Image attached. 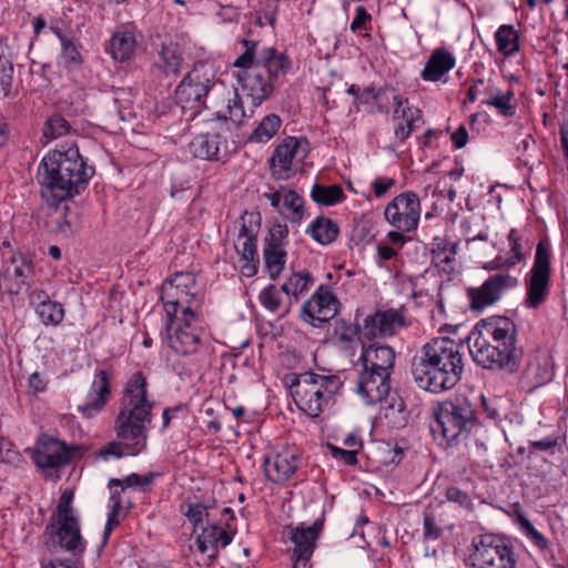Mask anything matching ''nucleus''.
<instances>
[{"label": "nucleus", "mask_w": 568, "mask_h": 568, "mask_svg": "<svg viewBox=\"0 0 568 568\" xmlns=\"http://www.w3.org/2000/svg\"><path fill=\"white\" fill-rule=\"evenodd\" d=\"M423 536L427 540H437L443 535V529L436 524L435 519L429 515H424Z\"/></svg>", "instance_id": "62"}, {"label": "nucleus", "mask_w": 568, "mask_h": 568, "mask_svg": "<svg viewBox=\"0 0 568 568\" xmlns=\"http://www.w3.org/2000/svg\"><path fill=\"white\" fill-rule=\"evenodd\" d=\"M517 284V277L508 273L490 275L480 286L467 290L470 310L484 311L497 303L506 291L516 287Z\"/></svg>", "instance_id": "17"}, {"label": "nucleus", "mask_w": 568, "mask_h": 568, "mask_svg": "<svg viewBox=\"0 0 568 568\" xmlns=\"http://www.w3.org/2000/svg\"><path fill=\"white\" fill-rule=\"evenodd\" d=\"M518 327L506 316H491L477 323L469 339L473 359L483 368L514 374L519 371L524 347Z\"/></svg>", "instance_id": "2"}, {"label": "nucleus", "mask_w": 568, "mask_h": 568, "mask_svg": "<svg viewBox=\"0 0 568 568\" xmlns=\"http://www.w3.org/2000/svg\"><path fill=\"white\" fill-rule=\"evenodd\" d=\"M253 112V110H250V113H247L239 94L234 93V97L227 101L226 113L216 112V118L240 125L245 119L252 118Z\"/></svg>", "instance_id": "47"}, {"label": "nucleus", "mask_w": 568, "mask_h": 568, "mask_svg": "<svg viewBox=\"0 0 568 568\" xmlns=\"http://www.w3.org/2000/svg\"><path fill=\"white\" fill-rule=\"evenodd\" d=\"M154 403L148 398V382L142 372H135L126 382L114 422L119 440L103 445L99 456L104 460L111 457L136 456L148 446V430L152 423Z\"/></svg>", "instance_id": "1"}, {"label": "nucleus", "mask_w": 568, "mask_h": 568, "mask_svg": "<svg viewBox=\"0 0 568 568\" xmlns=\"http://www.w3.org/2000/svg\"><path fill=\"white\" fill-rule=\"evenodd\" d=\"M223 144L220 134H199L190 143V152L199 159L206 161L221 160V146Z\"/></svg>", "instance_id": "33"}, {"label": "nucleus", "mask_w": 568, "mask_h": 568, "mask_svg": "<svg viewBox=\"0 0 568 568\" xmlns=\"http://www.w3.org/2000/svg\"><path fill=\"white\" fill-rule=\"evenodd\" d=\"M240 44L243 52L233 62L237 69V82L242 94L251 100L253 106H258L272 97L275 83L265 74L264 69L254 64L258 41L243 38Z\"/></svg>", "instance_id": "7"}, {"label": "nucleus", "mask_w": 568, "mask_h": 568, "mask_svg": "<svg viewBox=\"0 0 568 568\" xmlns=\"http://www.w3.org/2000/svg\"><path fill=\"white\" fill-rule=\"evenodd\" d=\"M419 122H422V111L419 109H414V112L410 113L409 118L396 126L395 136L399 142H405L409 135L418 129Z\"/></svg>", "instance_id": "54"}, {"label": "nucleus", "mask_w": 568, "mask_h": 568, "mask_svg": "<svg viewBox=\"0 0 568 568\" xmlns=\"http://www.w3.org/2000/svg\"><path fill=\"white\" fill-rule=\"evenodd\" d=\"M361 361L364 369L392 374L395 352L390 346L373 344L363 349Z\"/></svg>", "instance_id": "30"}, {"label": "nucleus", "mask_w": 568, "mask_h": 568, "mask_svg": "<svg viewBox=\"0 0 568 568\" xmlns=\"http://www.w3.org/2000/svg\"><path fill=\"white\" fill-rule=\"evenodd\" d=\"M80 49L81 44L74 39L71 41H63L60 59L68 70H78L83 64L84 59Z\"/></svg>", "instance_id": "49"}, {"label": "nucleus", "mask_w": 568, "mask_h": 568, "mask_svg": "<svg viewBox=\"0 0 568 568\" xmlns=\"http://www.w3.org/2000/svg\"><path fill=\"white\" fill-rule=\"evenodd\" d=\"M388 412L386 413V417L390 415L398 414L399 419L396 422L397 427H403L407 423L408 413L406 410V406L404 400L397 395L392 396V403L388 404Z\"/></svg>", "instance_id": "60"}, {"label": "nucleus", "mask_w": 568, "mask_h": 568, "mask_svg": "<svg viewBox=\"0 0 568 568\" xmlns=\"http://www.w3.org/2000/svg\"><path fill=\"white\" fill-rule=\"evenodd\" d=\"M227 528V524L226 528H223L216 520H213L200 528L197 534H192L195 536L196 549L201 554H207L210 562L216 559L220 548H225L231 544L234 532L229 531Z\"/></svg>", "instance_id": "25"}, {"label": "nucleus", "mask_w": 568, "mask_h": 568, "mask_svg": "<svg viewBox=\"0 0 568 568\" xmlns=\"http://www.w3.org/2000/svg\"><path fill=\"white\" fill-rule=\"evenodd\" d=\"M390 375L363 368L357 378V393L371 405L387 400L390 396Z\"/></svg>", "instance_id": "27"}, {"label": "nucleus", "mask_w": 568, "mask_h": 568, "mask_svg": "<svg viewBox=\"0 0 568 568\" xmlns=\"http://www.w3.org/2000/svg\"><path fill=\"white\" fill-rule=\"evenodd\" d=\"M434 436H440L449 445L466 439L479 425L478 410L464 394H455L438 403L434 408Z\"/></svg>", "instance_id": "5"}, {"label": "nucleus", "mask_w": 568, "mask_h": 568, "mask_svg": "<svg viewBox=\"0 0 568 568\" xmlns=\"http://www.w3.org/2000/svg\"><path fill=\"white\" fill-rule=\"evenodd\" d=\"M282 125L281 118L275 113L265 115L258 125L253 130L248 136V142L266 143L272 140L278 132Z\"/></svg>", "instance_id": "43"}, {"label": "nucleus", "mask_w": 568, "mask_h": 568, "mask_svg": "<svg viewBox=\"0 0 568 568\" xmlns=\"http://www.w3.org/2000/svg\"><path fill=\"white\" fill-rule=\"evenodd\" d=\"M306 232L317 243L327 245L336 240L339 227L332 219L318 216L308 225Z\"/></svg>", "instance_id": "40"}, {"label": "nucleus", "mask_w": 568, "mask_h": 568, "mask_svg": "<svg viewBox=\"0 0 568 568\" xmlns=\"http://www.w3.org/2000/svg\"><path fill=\"white\" fill-rule=\"evenodd\" d=\"M74 493L71 489H64L59 498L55 511L52 514L50 520H59L65 518H77L72 508Z\"/></svg>", "instance_id": "53"}, {"label": "nucleus", "mask_w": 568, "mask_h": 568, "mask_svg": "<svg viewBox=\"0 0 568 568\" xmlns=\"http://www.w3.org/2000/svg\"><path fill=\"white\" fill-rule=\"evenodd\" d=\"M394 94H399L396 89L390 87H382L376 90L373 95V102L379 113L388 114L390 111L389 103H393Z\"/></svg>", "instance_id": "55"}, {"label": "nucleus", "mask_w": 568, "mask_h": 568, "mask_svg": "<svg viewBox=\"0 0 568 568\" xmlns=\"http://www.w3.org/2000/svg\"><path fill=\"white\" fill-rule=\"evenodd\" d=\"M13 82L12 49L8 41L0 38V99L8 98Z\"/></svg>", "instance_id": "36"}, {"label": "nucleus", "mask_w": 568, "mask_h": 568, "mask_svg": "<svg viewBox=\"0 0 568 568\" xmlns=\"http://www.w3.org/2000/svg\"><path fill=\"white\" fill-rule=\"evenodd\" d=\"M408 325L407 310L402 305L398 308L376 311L373 315L366 316L363 331L367 337H390Z\"/></svg>", "instance_id": "18"}, {"label": "nucleus", "mask_w": 568, "mask_h": 568, "mask_svg": "<svg viewBox=\"0 0 568 568\" xmlns=\"http://www.w3.org/2000/svg\"><path fill=\"white\" fill-rule=\"evenodd\" d=\"M301 455L294 447H285L280 452L265 457L264 471L268 480L283 484L293 477L301 465Z\"/></svg>", "instance_id": "24"}, {"label": "nucleus", "mask_w": 568, "mask_h": 568, "mask_svg": "<svg viewBox=\"0 0 568 568\" xmlns=\"http://www.w3.org/2000/svg\"><path fill=\"white\" fill-rule=\"evenodd\" d=\"M359 326L345 320H337L334 324L332 338L343 349L353 348L358 342Z\"/></svg>", "instance_id": "42"}, {"label": "nucleus", "mask_w": 568, "mask_h": 568, "mask_svg": "<svg viewBox=\"0 0 568 568\" xmlns=\"http://www.w3.org/2000/svg\"><path fill=\"white\" fill-rule=\"evenodd\" d=\"M165 316L202 313L204 295L192 272H176L162 284L160 296Z\"/></svg>", "instance_id": "8"}, {"label": "nucleus", "mask_w": 568, "mask_h": 568, "mask_svg": "<svg viewBox=\"0 0 568 568\" xmlns=\"http://www.w3.org/2000/svg\"><path fill=\"white\" fill-rule=\"evenodd\" d=\"M36 313L44 325H59L64 318V308L59 302L41 303L36 306Z\"/></svg>", "instance_id": "48"}, {"label": "nucleus", "mask_w": 568, "mask_h": 568, "mask_svg": "<svg viewBox=\"0 0 568 568\" xmlns=\"http://www.w3.org/2000/svg\"><path fill=\"white\" fill-rule=\"evenodd\" d=\"M281 292L275 285L271 284L261 291L258 301L267 311L278 313L282 310Z\"/></svg>", "instance_id": "52"}, {"label": "nucleus", "mask_w": 568, "mask_h": 568, "mask_svg": "<svg viewBox=\"0 0 568 568\" xmlns=\"http://www.w3.org/2000/svg\"><path fill=\"white\" fill-rule=\"evenodd\" d=\"M393 106H394V113L393 118L406 120L409 118L410 113L414 112V109L410 108L409 101L407 98L403 97L402 94H394L393 97Z\"/></svg>", "instance_id": "61"}, {"label": "nucleus", "mask_w": 568, "mask_h": 568, "mask_svg": "<svg viewBox=\"0 0 568 568\" xmlns=\"http://www.w3.org/2000/svg\"><path fill=\"white\" fill-rule=\"evenodd\" d=\"M287 234H288V230H287L286 225L276 224L270 230L268 236L266 237L265 245L277 244L280 247H284L283 241L286 239Z\"/></svg>", "instance_id": "64"}, {"label": "nucleus", "mask_w": 568, "mask_h": 568, "mask_svg": "<svg viewBox=\"0 0 568 568\" xmlns=\"http://www.w3.org/2000/svg\"><path fill=\"white\" fill-rule=\"evenodd\" d=\"M70 131L69 122L60 114H53L50 116L43 126V135L47 139L60 138Z\"/></svg>", "instance_id": "51"}, {"label": "nucleus", "mask_w": 568, "mask_h": 568, "mask_svg": "<svg viewBox=\"0 0 568 568\" xmlns=\"http://www.w3.org/2000/svg\"><path fill=\"white\" fill-rule=\"evenodd\" d=\"M420 200L413 191L396 195L384 210L385 220L399 231H415L420 219Z\"/></svg>", "instance_id": "15"}, {"label": "nucleus", "mask_w": 568, "mask_h": 568, "mask_svg": "<svg viewBox=\"0 0 568 568\" xmlns=\"http://www.w3.org/2000/svg\"><path fill=\"white\" fill-rule=\"evenodd\" d=\"M82 454V446H69L58 438L42 435L31 453V459L39 469L45 471L67 465L73 459L80 458Z\"/></svg>", "instance_id": "14"}, {"label": "nucleus", "mask_w": 568, "mask_h": 568, "mask_svg": "<svg viewBox=\"0 0 568 568\" xmlns=\"http://www.w3.org/2000/svg\"><path fill=\"white\" fill-rule=\"evenodd\" d=\"M111 397L110 376L105 369L94 373V378L87 394V400L78 405V412L84 418H92L103 410Z\"/></svg>", "instance_id": "26"}, {"label": "nucleus", "mask_w": 568, "mask_h": 568, "mask_svg": "<svg viewBox=\"0 0 568 568\" xmlns=\"http://www.w3.org/2000/svg\"><path fill=\"white\" fill-rule=\"evenodd\" d=\"M159 475L160 474L152 473V471H150L148 474H144V475H139V474L132 473V474L128 475L123 479H118V478L110 479L109 486L110 487H112V486H120L122 488L139 487L143 491H145L146 488L150 487L153 484L154 479Z\"/></svg>", "instance_id": "50"}, {"label": "nucleus", "mask_w": 568, "mask_h": 568, "mask_svg": "<svg viewBox=\"0 0 568 568\" xmlns=\"http://www.w3.org/2000/svg\"><path fill=\"white\" fill-rule=\"evenodd\" d=\"M338 307V298L328 286L322 284L304 302L300 317L304 323L321 328L336 316Z\"/></svg>", "instance_id": "16"}, {"label": "nucleus", "mask_w": 568, "mask_h": 568, "mask_svg": "<svg viewBox=\"0 0 568 568\" xmlns=\"http://www.w3.org/2000/svg\"><path fill=\"white\" fill-rule=\"evenodd\" d=\"M32 274L33 266L29 258L22 255L13 256L2 274V280L12 282L8 290L10 293L18 294L24 285H29Z\"/></svg>", "instance_id": "32"}, {"label": "nucleus", "mask_w": 568, "mask_h": 568, "mask_svg": "<svg viewBox=\"0 0 568 568\" xmlns=\"http://www.w3.org/2000/svg\"><path fill=\"white\" fill-rule=\"evenodd\" d=\"M93 173L94 169L87 165L78 146L50 151L37 173L41 196L50 206H58L84 190Z\"/></svg>", "instance_id": "3"}, {"label": "nucleus", "mask_w": 568, "mask_h": 568, "mask_svg": "<svg viewBox=\"0 0 568 568\" xmlns=\"http://www.w3.org/2000/svg\"><path fill=\"white\" fill-rule=\"evenodd\" d=\"M372 16L367 12V10L358 6L355 9V17L351 23V30L356 32L357 30L364 29L367 30V26L371 23Z\"/></svg>", "instance_id": "63"}, {"label": "nucleus", "mask_w": 568, "mask_h": 568, "mask_svg": "<svg viewBox=\"0 0 568 568\" xmlns=\"http://www.w3.org/2000/svg\"><path fill=\"white\" fill-rule=\"evenodd\" d=\"M263 196L271 206L285 220L300 224L305 217V201L295 190L281 185L278 189L270 187Z\"/></svg>", "instance_id": "21"}, {"label": "nucleus", "mask_w": 568, "mask_h": 568, "mask_svg": "<svg viewBox=\"0 0 568 568\" xmlns=\"http://www.w3.org/2000/svg\"><path fill=\"white\" fill-rule=\"evenodd\" d=\"M445 497L448 501L457 504L465 509L473 508L471 497L467 491H464L456 486H449L445 491Z\"/></svg>", "instance_id": "58"}, {"label": "nucleus", "mask_w": 568, "mask_h": 568, "mask_svg": "<svg viewBox=\"0 0 568 568\" xmlns=\"http://www.w3.org/2000/svg\"><path fill=\"white\" fill-rule=\"evenodd\" d=\"M469 556L474 568H516L514 548L496 535H481Z\"/></svg>", "instance_id": "12"}, {"label": "nucleus", "mask_w": 568, "mask_h": 568, "mask_svg": "<svg viewBox=\"0 0 568 568\" xmlns=\"http://www.w3.org/2000/svg\"><path fill=\"white\" fill-rule=\"evenodd\" d=\"M323 527V517L316 519L310 527H305L304 524H300L296 527H290V540L294 544V568H300L301 564L305 566L311 559Z\"/></svg>", "instance_id": "23"}, {"label": "nucleus", "mask_w": 568, "mask_h": 568, "mask_svg": "<svg viewBox=\"0 0 568 568\" xmlns=\"http://www.w3.org/2000/svg\"><path fill=\"white\" fill-rule=\"evenodd\" d=\"M555 363L551 354L541 348L534 349L527 356L520 382L529 390H534L552 381Z\"/></svg>", "instance_id": "19"}, {"label": "nucleus", "mask_w": 568, "mask_h": 568, "mask_svg": "<svg viewBox=\"0 0 568 568\" xmlns=\"http://www.w3.org/2000/svg\"><path fill=\"white\" fill-rule=\"evenodd\" d=\"M307 146L308 143L304 138H284L274 148L267 161L271 178L276 181H287L293 178L298 170V164L307 154Z\"/></svg>", "instance_id": "13"}, {"label": "nucleus", "mask_w": 568, "mask_h": 568, "mask_svg": "<svg viewBox=\"0 0 568 568\" xmlns=\"http://www.w3.org/2000/svg\"><path fill=\"white\" fill-rule=\"evenodd\" d=\"M550 275L549 245L540 241L536 247L532 267L525 278V307L528 310H538L546 303L550 293Z\"/></svg>", "instance_id": "11"}, {"label": "nucleus", "mask_w": 568, "mask_h": 568, "mask_svg": "<svg viewBox=\"0 0 568 568\" xmlns=\"http://www.w3.org/2000/svg\"><path fill=\"white\" fill-rule=\"evenodd\" d=\"M142 39V32L135 22L120 23L112 32L106 51L115 61H130L134 58Z\"/></svg>", "instance_id": "20"}, {"label": "nucleus", "mask_w": 568, "mask_h": 568, "mask_svg": "<svg viewBox=\"0 0 568 568\" xmlns=\"http://www.w3.org/2000/svg\"><path fill=\"white\" fill-rule=\"evenodd\" d=\"M312 200L324 206H332L345 199L344 191L341 185H323L315 183L311 190Z\"/></svg>", "instance_id": "45"}, {"label": "nucleus", "mask_w": 568, "mask_h": 568, "mask_svg": "<svg viewBox=\"0 0 568 568\" xmlns=\"http://www.w3.org/2000/svg\"><path fill=\"white\" fill-rule=\"evenodd\" d=\"M169 347L181 356L199 354L204 348L205 332L202 313L166 316Z\"/></svg>", "instance_id": "10"}, {"label": "nucleus", "mask_w": 568, "mask_h": 568, "mask_svg": "<svg viewBox=\"0 0 568 568\" xmlns=\"http://www.w3.org/2000/svg\"><path fill=\"white\" fill-rule=\"evenodd\" d=\"M331 455L347 466H354L358 463V449H344L335 445L328 444Z\"/></svg>", "instance_id": "59"}, {"label": "nucleus", "mask_w": 568, "mask_h": 568, "mask_svg": "<svg viewBox=\"0 0 568 568\" xmlns=\"http://www.w3.org/2000/svg\"><path fill=\"white\" fill-rule=\"evenodd\" d=\"M481 103L496 109L504 118H513L517 112L515 92L511 89L503 92L495 85L490 97L483 99Z\"/></svg>", "instance_id": "38"}, {"label": "nucleus", "mask_w": 568, "mask_h": 568, "mask_svg": "<svg viewBox=\"0 0 568 568\" xmlns=\"http://www.w3.org/2000/svg\"><path fill=\"white\" fill-rule=\"evenodd\" d=\"M215 84V70L206 62L194 63L175 90V101L189 120L205 108V98Z\"/></svg>", "instance_id": "9"}, {"label": "nucleus", "mask_w": 568, "mask_h": 568, "mask_svg": "<svg viewBox=\"0 0 568 568\" xmlns=\"http://www.w3.org/2000/svg\"><path fill=\"white\" fill-rule=\"evenodd\" d=\"M342 386L343 382L338 375L304 372L294 376L290 392L298 409L314 418L334 402Z\"/></svg>", "instance_id": "6"}, {"label": "nucleus", "mask_w": 568, "mask_h": 568, "mask_svg": "<svg viewBox=\"0 0 568 568\" xmlns=\"http://www.w3.org/2000/svg\"><path fill=\"white\" fill-rule=\"evenodd\" d=\"M494 88L495 85L493 83H487L484 79L474 80L468 88L467 100L473 103L477 100L478 97H490Z\"/></svg>", "instance_id": "56"}, {"label": "nucleus", "mask_w": 568, "mask_h": 568, "mask_svg": "<svg viewBox=\"0 0 568 568\" xmlns=\"http://www.w3.org/2000/svg\"><path fill=\"white\" fill-rule=\"evenodd\" d=\"M263 255L267 273L271 278L275 280L284 270L286 263V251L277 244L265 245Z\"/></svg>", "instance_id": "46"}, {"label": "nucleus", "mask_w": 568, "mask_h": 568, "mask_svg": "<svg viewBox=\"0 0 568 568\" xmlns=\"http://www.w3.org/2000/svg\"><path fill=\"white\" fill-rule=\"evenodd\" d=\"M456 59L452 52L445 48L435 49L426 61L420 77L424 81L437 82L455 68Z\"/></svg>", "instance_id": "31"}, {"label": "nucleus", "mask_w": 568, "mask_h": 568, "mask_svg": "<svg viewBox=\"0 0 568 568\" xmlns=\"http://www.w3.org/2000/svg\"><path fill=\"white\" fill-rule=\"evenodd\" d=\"M507 240L509 242V252L501 265L513 267L524 262L530 255L534 243L516 229L509 231Z\"/></svg>", "instance_id": "34"}, {"label": "nucleus", "mask_w": 568, "mask_h": 568, "mask_svg": "<svg viewBox=\"0 0 568 568\" xmlns=\"http://www.w3.org/2000/svg\"><path fill=\"white\" fill-rule=\"evenodd\" d=\"M497 51L505 58L514 57L521 50L520 34L513 24H501L494 34Z\"/></svg>", "instance_id": "35"}, {"label": "nucleus", "mask_w": 568, "mask_h": 568, "mask_svg": "<svg viewBox=\"0 0 568 568\" xmlns=\"http://www.w3.org/2000/svg\"><path fill=\"white\" fill-rule=\"evenodd\" d=\"M154 64L165 75L178 74L182 64V54L178 44L173 42L163 43Z\"/></svg>", "instance_id": "39"}, {"label": "nucleus", "mask_w": 568, "mask_h": 568, "mask_svg": "<svg viewBox=\"0 0 568 568\" xmlns=\"http://www.w3.org/2000/svg\"><path fill=\"white\" fill-rule=\"evenodd\" d=\"M242 225L239 232L237 242L235 244V248L237 253L241 255V258H248L253 261L257 256V231H258V223L252 224L250 222V225L245 222V216H242Z\"/></svg>", "instance_id": "37"}, {"label": "nucleus", "mask_w": 568, "mask_h": 568, "mask_svg": "<svg viewBox=\"0 0 568 568\" xmlns=\"http://www.w3.org/2000/svg\"><path fill=\"white\" fill-rule=\"evenodd\" d=\"M180 510L187 521L192 524V534H197L200 528L215 520L217 506L214 503H204L197 496H193L187 497L181 503Z\"/></svg>", "instance_id": "29"}, {"label": "nucleus", "mask_w": 568, "mask_h": 568, "mask_svg": "<svg viewBox=\"0 0 568 568\" xmlns=\"http://www.w3.org/2000/svg\"><path fill=\"white\" fill-rule=\"evenodd\" d=\"M432 245L433 262L436 266H442L446 271L447 266L455 261L457 244L446 237H435Z\"/></svg>", "instance_id": "44"}, {"label": "nucleus", "mask_w": 568, "mask_h": 568, "mask_svg": "<svg viewBox=\"0 0 568 568\" xmlns=\"http://www.w3.org/2000/svg\"><path fill=\"white\" fill-rule=\"evenodd\" d=\"M45 532L50 534L52 542L60 546L73 557H80L85 550V540L80 532L78 518L51 520Z\"/></svg>", "instance_id": "22"}, {"label": "nucleus", "mask_w": 568, "mask_h": 568, "mask_svg": "<svg viewBox=\"0 0 568 568\" xmlns=\"http://www.w3.org/2000/svg\"><path fill=\"white\" fill-rule=\"evenodd\" d=\"M254 64L265 70V74L271 78L274 83L281 75H285L292 68V61L284 53L274 47H257V53Z\"/></svg>", "instance_id": "28"}, {"label": "nucleus", "mask_w": 568, "mask_h": 568, "mask_svg": "<svg viewBox=\"0 0 568 568\" xmlns=\"http://www.w3.org/2000/svg\"><path fill=\"white\" fill-rule=\"evenodd\" d=\"M463 344L449 337H436L414 356L412 374L419 388L430 393L452 389L464 372Z\"/></svg>", "instance_id": "4"}, {"label": "nucleus", "mask_w": 568, "mask_h": 568, "mask_svg": "<svg viewBox=\"0 0 568 568\" xmlns=\"http://www.w3.org/2000/svg\"><path fill=\"white\" fill-rule=\"evenodd\" d=\"M315 278L306 271L293 272L283 283L281 291L297 302L300 296L308 292Z\"/></svg>", "instance_id": "41"}, {"label": "nucleus", "mask_w": 568, "mask_h": 568, "mask_svg": "<svg viewBox=\"0 0 568 568\" xmlns=\"http://www.w3.org/2000/svg\"><path fill=\"white\" fill-rule=\"evenodd\" d=\"M520 526L524 529L526 536L536 547H538L541 550L548 548V540L546 539V537L542 534H540L527 518H520Z\"/></svg>", "instance_id": "57"}]
</instances>
